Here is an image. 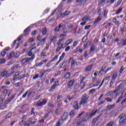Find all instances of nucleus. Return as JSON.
Here are the masks:
<instances>
[{
    "label": "nucleus",
    "mask_w": 126,
    "mask_h": 126,
    "mask_svg": "<svg viewBox=\"0 0 126 126\" xmlns=\"http://www.w3.org/2000/svg\"><path fill=\"white\" fill-rule=\"evenodd\" d=\"M88 99H89V95L86 94L83 95L80 102V105H83V107L87 106V104L88 103Z\"/></svg>",
    "instance_id": "1"
},
{
    "label": "nucleus",
    "mask_w": 126,
    "mask_h": 126,
    "mask_svg": "<svg viewBox=\"0 0 126 126\" xmlns=\"http://www.w3.org/2000/svg\"><path fill=\"white\" fill-rule=\"evenodd\" d=\"M64 40H65V38H63L59 39L57 43V45H58V47L56 49V52H59V51H60V50H61L62 48H64V44H63V41H64Z\"/></svg>",
    "instance_id": "2"
},
{
    "label": "nucleus",
    "mask_w": 126,
    "mask_h": 126,
    "mask_svg": "<svg viewBox=\"0 0 126 126\" xmlns=\"http://www.w3.org/2000/svg\"><path fill=\"white\" fill-rule=\"evenodd\" d=\"M47 101L46 99H43L42 101L38 100L37 103H36V106L37 107H41V106H44L45 105L46 103H47Z\"/></svg>",
    "instance_id": "3"
},
{
    "label": "nucleus",
    "mask_w": 126,
    "mask_h": 126,
    "mask_svg": "<svg viewBox=\"0 0 126 126\" xmlns=\"http://www.w3.org/2000/svg\"><path fill=\"white\" fill-rule=\"evenodd\" d=\"M59 85V81H55L53 85L52 86V87L49 90V92H52V91L53 90H54V89H56V86H58Z\"/></svg>",
    "instance_id": "4"
},
{
    "label": "nucleus",
    "mask_w": 126,
    "mask_h": 126,
    "mask_svg": "<svg viewBox=\"0 0 126 126\" xmlns=\"http://www.w3.org/2000/svg\"><path fill=\"white\" fill-rule=\"evenodd\" d=\"M48 62V60H43L40 63H35V66H41L42 65L44 64V63H46Z\"/></svg>",
    "instance_id": "5"
},
{
    "label": "nucleus",
    "mask_w": 126,
    "mask_h": 126,
    "mask_svg": "<svg viewBox=\"0 0 126 126\" xmlns=\"http://www.w3.org/2000/svg\"><path fill=\"white\" fill-rule=\"evenodd\" d=\"M71 63V67H74V65L76 64V62H75V61L73 60V58L70 57L69 60V63Z\"/></svg>",
    "instance_id": "6"
},
{
    "label": "nucleus",
    "mask_w": 126,
    "mask_h": 126,
    "mask_svg": "<svg viewBox=\"0 0 126 126\" xmlns=\"http://www.w3.org/2000/svg\"><path fill=\"white\" fill-rule=\"evenodd\" d=\"M16 53L14 52H12L11 53H10L9 56H8V60H11L12 58H16Z\"/></svg>",
    "instance_id": "7"
},
{
    "label": "nucleus",
    "mask_w": 126,
    "mask_h": 126,
    "mask_svg": "<svg viewBox=\"0 0 126 126\" xmlns=\"http://www.w3.org/2000/svg\"><path fill=\"white\" fill-rule=\"evenodd\" d=\"M67 118H68V114L67 112H65L62 117V119L60 120H62L63 123V121H65V120H67Z\"/></svg>",
    "instance_id": "8"
},
{
    "label": "nucleus",
    "mask_w": 126,
    "mask_h": 126,
    "mask_svg": "<svg viewBox=\"0 0 126 126\" xmlns=\"http://www.w3.org/2000/svg\"><path fill=\"white\" fill-rule=\"evenodd\" d=\"M73 84H74V80H70L67 84V88L70 89V88H71V86H72Z\"/></svg>",
    "instance_id": "9"
},
{
    "label": "nucleus",
    "mask_w": 126,
    "mask_h": 126,
    "mask_svg": "<svg viewBox=\"0 0 126 126\" xmlns=\"http://www.w3.org/2000/svg\"><path fill=\"white\" fill-rule=\"evenodd\" d=\"M97 110L96 111L93 110L92 112V113H91V114L87 113L86 114L87 117H90V118H92L93 116H94V115H95V114H96V113H97Z\"/></svg>",
    "instance_id": "10"
},
{
    "label": "nucleus",
    "mask_w": 126,
    "mask_h": 126,
    "mask_svg": "<svg viewBox=\"0 0 126 126\" xmlns=\"http://www.w3.org/2000/svg\"><path fill=\"white\" fill-rule=\"evenodd\" d=\"M33 59H35V55L33 54L31 58H26L27 63H29L31 61H33Z\"/></svg>",
    "instance_id": "11"
},
{
    "label": "nucleus",
    "mask_w": 126,
    "mask_h": 126,
    "mask_svg": "<svg viewBox=\"0 0 126 126\" xmlns=\"http://www.w3.org/2000/svg\"><path fill=\"white\" fill-rule=\"evenodd\" d=\"M34 49H36V46L32 47L30 51L28 52V55L29 57H31V56L32 57V56H33V53H32V50H34Z\"/></svg>",
    "instance_id": "12"
},
{
    "label": "nucleus",
    "mask_w": 126,
    "mask_h": 126,
    "mask_svg": "<svg viewBox=\"0 0 126 126\" xmlns=\"http://www.w3.org/2000/svg\"><path fill=\"white\" fill-rule=\"evenodd\" d=\"M86 120H83L82 122H78L76 123L77 126H84V123L83 122L86 121Z\"/></svg>",
    "instance_id": "13"
},
{
    "label": "nucleus",
    "mask_w": 126,
    "mask_h": 126,
    "mask_svg": "<svg viewBox=\"0 0 126 126\" xmlns=\"http://www.w3.org/2000/svg\"><path fill=\"white\" fill-rule=\"evenodd\" d=\"M27 76H28V74L20 75L18 77V79H22V78H24V77H27Z\"/></svg>",
    "instance_id": "14"
},
{
    "label": "nucleus",
    "mask_w": 126,
    "mask_h": 126,
    "mask_svg": "<svg viewBox=\"0 0 126 126\" xmlns=\"http://www.w3.org/2000/svg\"><path fill=\"white\" fill-rule=\"evenodd\" d=\"M72 42V39H69L66 40L65 43L64 44H63V45H64V46L65 47V46H68V45H69V44H70Z\"/></svg>",
    "instance_id": "15"
},
{
    "label": "nucleus",
    "mask_w": 126,
    "mask_h": 126,
    "mask_svg": "<svg viewBox=\"0 0 126 126\" xmlns=\"http://www.w3.org/2000/svg\"><path fill=\"white\" fill-rule=\"evenodd\" d=\"M73 107L75 110H78L79 106H78V103L76 101L74 102Z\"/></svg>",
    "instance_id": "16"
},
{
    "label": "nucleus",
    "mask_w": 126,
    "mask_h": 126,
    "mask_svg": "<svg viewBox=\"0 0 126 126\" xmlns=\"http://www.w3.org/2000/svg\"><path fill=\"white\" fill-rule=\"evenodd\" d=\"M120 88H121V85H120L119 86H118L114 90V91H113L112 92V93H115L116 94V95L118 94V91H119Z\"/></svg>",
    "instance_id": "17"
},
{
    "label": "nucleus",
    "mask_w": 126,
    "mask_h": 126,
    "mask_svg": "<svg viewBox=\"0 0 126 126\" xmlns=\"http://www.w3.org/2000/svg\"><path fill=\"white\" fill-rule=\"evenodd\" d=\"M84 79H85V77H83L81 81V86H82V87L81 88V89H82L83 88L84 86H85V82H83V80H84Z\"/></svg>",
    "instance_id": "18"
},
{
    "label": "nucleus",
    "mask_w": 126,
    "mask_h": 126,
    "mask_svg": "<svg viewBox=\"0 0 126 126\" xmlns=\"http://www.w3.org/2000/svg\"><path fill=\"white\" fill-rule=\"evenodd\" d=\"M101 19H102V18L101 17H100V16L99 15L97 19L95 20V21L94 22V24L99 23V22H100L101 21Z\"/></svg>",
    "instance_id": "19"
},
{
    "label": "nucleus",
    "mask_w": 126,
    "mask_h": 126,
    "mask_svg": "<svg viewBox=\"0 0 126 126\" xmlns=\"http://www.w3.org/2000/svg\"><path fill=\"white\" fill-rule=\"evenodd\" d=\"M6 73H7V71L6 70L3 71L1 73V76H2V77H6Z\"/></svg>",
    "instance_id": "20"
},
{
    "label": "nucleus",
    "mask_w": 126,
    "mask_h": 126,
    "mask_svg": "<svg viewBox=\"0 0 126 126\" xmlns=\"http://www.w3.org/2000/svg\"><path fill=\"white\" fill-rule=\"evenodd\" d=\"M115 106H116V104L109 105L107 106V108L108 109V110H112V109L115 108Z\"/></svg>",
    "instance_id": "21"
},
{
    "label": "nucleus",
    "mask_w": 126,
    "mask_h": 126,
    "mask_svg": "<svg viewBox=\"0 0 126 126\" xmlns=\"http://www.w3.org/2000/svg\"><path fill=\"white\" fill-rule=\"evenodd\" d=\"M93 66V64H90L88 65L86 68V71H89V70H91Z\"/></svg>",
    "instance_id": "22"
},
{
    "label": "nucleus",
    "mask_w": 126,
    "mask_h": 126,
    "mask_svg": "<svg viewBox=\"0 0 126 126\" xmlns=\"http://www.w3.org/2000/svg\"><path fill=\"white\" fill-rule=\"evenodd\" d=\"M90 20V17L88 16H85L82 19V21H88Z\"/></svg>",
    "instance_id": "23"
},
{
    "label": "nucleus",
    "mask_w": 126,
    "mask_h": 126,
    "mask_svg": "<svg viewBox=\"0 0 126 126\" xmlns=\"http://www.w3.org/2000/svg\"><path fill=\"white\" fill-rule=\"evenodd\" d=\"M64 78H65V79H69V78H70V72H68V73L66 74L64 76Z\"/></svg>",
    "instance_id": "24"
},
{
    "label": "nucleus",
    "mask_w": 126,
    "mask_h": 126,
    "mask_svg": "<svg viewBox=\"0 0 126 126\" xmlns=\"http://www.w3.org/2000/svg\"><path fill=\"white\" fill-rule=\"evenodd\" d=\"M50 40L51 42H57V37L56 36H52Z\"/></svg>",
    "instance_id": "25"
},
{
    "label": "nucleus",
    "mask_w": 126,
    "mask_h": 126,
    "mask_svg": "<svg viewBox=\"0 0 126 126\" xmlns=\"http://www.w3.org/2000/svg\"><path fill=\"white\" fill-rule=\"evenodd\" d=\"M74 115H75V114L74 113V110H72L70 112L69 116H70V118H73V117H74Z\"/></svg>",
    "instance_id": "26"
},
{
    "label": "nucleus",
    "mask_w": 126,
    "mask_h": 126,
    "mask_svg": "<svg viewBox=\"0 0 126 126\" xmlns=\"http://www.w3.org/2000/svg\"><path fill=\"white\" fill-rule=\"evenodd\" d=\"M42 33L43 35H46L47 34V29L46 28H43L42 29Z\"/></svg>",
    "instance_id": "27"
},
{
    "label": "nucleus",
    "mask_w": 126,
    "mask_h": 126,
    "mask_svg": "<svg viewBox=\"0 0 126 126\" xmlns=\"http://www.w3.org/2000/svg\"><path fill=\"white\" fill-rule=\"evenodd\" d=\"M63 124L62 120H59V121L56 123L55 126H61V125Z\"/></svg>",
    "instance_id": "28"
},
{
    "label": "nucleus",
    "mask_w": 126,
    "mask_h": 126,
    "mask_svg": "<svg viewBox=\"0 0 126 126\" xmlns=\"http://www.w3.org/2000/svg\"><path fill=\"white\" fill-rule=\"evenodd\" d=\"M122 11H123V8H120L118 9L117 11L115 13V14H120V13H121V12H122Z\"/></svg>",
    "instance_id": "29"
},
{
    "label": "nucleus",
    "mask_w": 126,
    "mask_h": 126,
    "mask_svg": "<svg viewBox=\"0 0 126 126\" xmlns=\"http://www.w3.org/2000/svg\"><path fill=\"white\" fill-rule=\"evenodd\" d=\"M95 51V46H94V45H92L91 47V50L90 51V53H91L92 52H93Z\"/></svg>",
    "instance_id": "30"
},
{
    "label": "nucleus",
    "mask_w": 126,
    "mask_h": 126,
    "mask_svg": "<svg viewBox=\"0 0 126 126\" xmlns=\"http://www.w3.org/2000/svg\"><path fill=\"white\" fill-rule=\"evenodd\" d=\"M126 119H120L119 123L120 124H125V122H126Z\"/></svg>",
    "instance_id": "31"
},
{
    "label": "nucleus",
    "mask_w": 126,
    "mask_h": 126,
    "mask_svg": "<svg viewBox=\"0 0 126 126\" xmlns=\"http://www.w3.org/2000/svg\"><path fill=\"white\" fill-rule=\"evenodd\" d=\"M11 102L10 99H8V100H6L4 103V105L6 106L7 104H9V102Z\"/></svg>",
    "instance_id": "32"
},
{
    "label": "nucleus",
    "mask_w": 126,
    "mask_h": 126,
    "mask_svg": "<svg viewBox=\"0 0 126 126\" xmlns=\"http://www.w3.org/2000/svg\"><path fill=\"white\" fill-rule=\"evenodd\" d=\"M101 82V80H98L97 81V82H96L95 85H94L93 86L95 87V86H98L99 85V84H100V83Z\"/></svg>",
    "instance_id": "33"
},
{
    "label": "nucleus",
    "mask_w": 126,
    "mask_h": 126,
    "mask_svg": "<svg viewBox=\"0 0 126 126\" xmlns=\"http://www.w3.org/2000/svg\"><path fill=\"white\" fill-rule=\"evenodd\" d=\"M125 117H126V113H124L123 114L120 115L119 116V119H125L124 118H125Z\"/></svg>",
    "instance_id": "34"
},
{
    "label": "nucleus",
    "mask_w": 126,
    "mask_h": 126,
    "mask_svg": "<svg viewBox=\"0 0 126 126\" xmlns=\"http://www.w3.org/2000/svg\"><path fill=\"white\" fill-rule=\"evenodd\" d=\"M70 12L68 11H66L64 13V14H63V17H64L65 16H66V15H68L69 14Z\"/></svg>",
    "instance_id": "35"
},
{
    "label": "nucleus",
    "mask_w": 126,
    "mask_h": 126,
    "mask_svg": "<svg viewBox=\"0 0 126 126\" xmlns=\"http://www.w3.org/2000/svg\"><path fill=\"white\" fill-rule=\"evenodd\" d=\"M114 126V122L111 121L106 126Z\"/></svg>",
    "instance_id": "36"
},
{
    "label": "nucleus",
    "mask_w": 126,
    "mask_h": 126,
    "mask_svg": "<svg viewBox=\"0 0 126 126\" xmlns=\"http://www.w3.org/2000/svg\"><path fill=\"white\" fill-rule=\"evenodd\" d=\"M64 56H65V54L64 53H63L62 55V56L60 57V61H62V60H63V58L64 57Z\"/></svg>",
    "instance_id": "37"
},
{
    "label": "nucleus",
    "mask_w": 126,
    "mask_h": 126,
    "mask_svg": "<svg viewBox=\"0 0 126 126\" xmlns=\"http://www.w3.org/2000/svg\"><path fill=\"white\" fill-rule=\"evenodd\" d=\"M98 118H99V116L93 120V124L94 125H95V124H96V122L98 121Z\"/></svg>",
    "instance_id": "38"
},
{
    "label": "nucleus",
    "mask_w": 126,
    "mask_h": 126,
    "mask_svg": "<svg viewBox=\"0 0 126 126\" xmlns=\"http://www.w3.org/2000/svg\"><path fill=\"white\" fill-rule=\"evenodd\" d=\"M61 98H62V96H61V95H58L57 96V101L58 103H59V102H61Z\"/></svg>",
    "instance_id": "39"
},
{
    "label": "nucleus",
    "mask_w": 126,
    "mask_h": 126,
    "mask_svg": "<svg viewBox=\"0 0 126 126\" xmlns=\"http://www.w3.org/2000/svg\"><path fill=\"white\" fill-rule=\"evenodd\" d=\"M107 13H108V10L105 9L104 10V14H103V15H104V17H105V18H106V17H107Z\"/></svg>",
    "instance_id": "40"
},
{
    "label": "nucleus",
    "mask_w": 126,
    "mask_h": 126,
    "mask_svg": "<svg viewBox=\"0 0 126 126\" xmlns=\"http://www.w3.org/2000/svg\"><path fill=\"white\" fill-rule=\"evenodd\" d=\"M52 62H53L52 60L51 61L48 62L46 64V66H47V67H50V65H51V63H52Z\"/></svg>",
    "instance_id": "41"
},
{
    "label": "nucleus",
    "mask_w": 126,
    "mask_h": 126,
    "mask_svg": "<svg viewBox=\"0 0 126 126\" xmlns=\"http://www.w3.org/2000/svg\"><path fill=\"white\" fill-rule=\"evenodd\" d=\"M95 91H96V89H93L90 90V93L91 94H93V93H94V92H95Z\"/></svg>",
    "instance_id": "42"
},
{
    "label": "nucleus",
    "mask_w": 126,
    "mask_h": 126,
    "mask_svg": "<svg viewBox=\"0 0 126 126\" xmlns=\"http://www.w3.org/2000/svg\"><path fill=\"white\" fill-rule=\"evenodd\" d=\"M21 85V83L18 82L15 84V86L16 87H19V86H20Z\"/></svg>",
    "instance_id": "43"
},
{
    "label": "nucleus",
    "mask_w": 126,
    "mask_h": 126,
    "mask_svg": "<svg viewBox=\"0 0 126 126\" xmlns=\"http://www.w3.org/2000/svg\"><path fill=\"white\" fill-rule=\"evenodd\" d=\"M46 40H47V38H44L42 39L39 40V42L40 43H45V41H46Z\"/></svg>",
    "instance_id": "44"
},
{
    "label": "nucleus",
    "mask_w": 126,
    "mask_h": 126,
    "mask_svg": "<svg viewBox=\"0 0 126 126\" xmlns=\"http://www.w3.org/2000/svg\"><path fill=\"white\" fill-rule=\"evenodd\" d=\"M87 40V36H85L82 39V42H86Z\"/></svg>",
    "instance_id": "45"
},
{
    "label": "nucleus",
    "mask_w": 126,
    "mask_h": 126,
    "mask_svg": "<svg viewBox=\"0 0 126 126\" xmlns=\"http://www.w3.org/2000/svg\"><path fill=\"white\" fill-rule=\"evenodd\" d=\"M4 101V98H3V96L2 95H0V102H3Z\"/></svg>",
    "instance_id": "46"
},
{
    "label": "nucleus",
    "mask_w": 126,
    "mask_h": 126,
    "mask_svg": "<svg viewBox=\"0 0 126 126\" xmlns=\"http://www.w3.org/2000/svg\"><path fill=\"white\" fill-rule=\"evenodd\" d=\"M117 78V74L115 73L113 76H112V80H115Z\"/></svg>",
    "instance_id": "47"
},
{
    "label": "nucleus",
    "mask_w": 126,
    "mask_h": 126,
    "mask_svg": "<svg viewBox=\"0 0 126 126\" xmlns=\"http://www.w3.org/2000/svg\"><path fill=\"white\" fill-rule=\"evenodd\" d=\"M91 27V25L86 26L84 27V29H85V30H87V29H89Z\"/></svg>",
    "instance_id": "48"
},
{
    "label": "nucleus",
    "mask_w": 126,
    "mask_h": 126,
    "mask_svg": "<svg viewBox=\"0 0 126 126\" xmlns=\"http://www.w3.org/2000/svg\"><path fill=\"white\" fill-rule=\"evenodd\" d=\"M59 58V55H56L54 58L51 60V62H54L55 60H57Z\"/></svg>",
    "instance_id": "49"
},
{
    "label": "nucleus",
    "mask_w": 126,
    "mask_h": 126,
    "mask_svg": "<svg viewBox=\"0 0 126 126\" xmlns=\"http://www.w3.org/2000/svg\"><path fill=\"white\" fill-rule=\"evenodd\" d=\"M122 0H118L117 2V6H119V5L122 3Z\"/></svg>",
    "instance_id": "50"
},
{
    "label": "nucleus",
    "mask_w": 126,
    "mask_h": 126,
    "mask_svg": "<svg viewBox=\"0 0 126 126\" xmlns=\"http://www.w3.org/2000/svg\"><path fill=\"white\" fill-rule=\"evenodd\" d=\"M77 44H78V41H76L74 42L73 44V47H76V45H77Z\"/></svg>",
    "instance_id": "51"
},
{
    "label": "nucleus",
    "mask_w": 126,
    "mask_h": 126,
    "mask_svg": "<svg viewBox=\"0 0 126 126\" xmlns=\"http://www.w3.org/2000/svg\"><path fill=\"white\" fill-rule=\"evenodd\" d=\"M124 69H125V67H124V66H122L120 70V72L122 73V72L124 71Z\"/></svg>",
    "instance_id": "52"
},
{
    "label": "nucleus",
    "mask_w": 126,
    "mask_h": 126,
    "mask_svg": "<svg viewBox=\"0 0 126 126\" xmlns=\"http://www.w3.org/2000/svg\"><path fill=\"white\" fill-rule=\"evenodd\" d=\"M21 63H27V62H26V58H24V59H23L22 60V61H21Z\"/></svg>",
    "instance_id": "53"
},
{
    "label": "nucleus",
    "mask_w": 126,
    "mask_h": 126,
    "mask_svg": "<svg viewBox=\"0 0 126 126\" xmlns=\"http://www.w3.org/2000/svg\"><path fill=\"white\" fill-rule=\"evenodd\" d=\"M14 97H15V94H13L11 96L10 98H9V100H10V101H12V100H13V99H14Z\"/></svg>",
    "instance_id": "54"
},
{
    "label": "nucleus",
    "mask_w": 126,
    "mask_h": 126,
    "mask_svg": "<svg viewBox=\"0 0 126 126\" xmlns=\"http://www.w3.org/2000/svg\"><path fill=\"white\" fill-rule=\"evenodd\" d=\"M50 71H52V69H48L44 71V73H46V72H50Z\"/></svg>",
    "instance_id": "55"
},
{
    "label": "nucleus",
    "mask_w": 126,
    "mask_h": 126,
    "mask_svg": "<svg viewBox=\"0 0 126 126\" xmlns=\"http://www.w3.org/2000/svg\"><path fill=\"white\" fill-rule=\"evenodd\" d=\"M63 33H67V29L66 28H63Z\"/></svg>",
    "instance_id": "56"
},
{
    "label": "nucleus",
    "mask_w": 126,
    "mask_h": 126,
    "mask_svg": "<svg viewBox=\"0 0 126 126\" xmlns=\"http://www.w3.org/2000/svg\"><path fill=\"white\" fill-rule=\"evenodd\" d=\"M30 30V28L28 27V28H27L26 29H25L24 30V32L25 33H27V32H28V31H29Z\"/></svg>",
    "instance_id": "57"
},
{
    "label": "nucleus",
    "mask_w": 126,
    "mask_h": 126,
    "mask_svg": "<svg viewBox=\"0 0 126 126\" xmlns=\"http://www.w3.org/2000/svg\"><path fill=\"white\" fill-rule=\"evenodd\" d=\"M67 99L68 100H69V101H71V100H72V99H73V97H70V96H67Z\"/></svg>",
    "instance_id": "58"
},
{
    "label": "nucleus",
    "mask_w": 126,
    "mask_h": 126,
    "mask_svg": "<svg viewBox=\"0 0 126 126\" xmlns=\"http://www.w3.org/2000/svg\"><path fill=\"white\" fill-rule=\"evenodd\" d=\"M44 74H45V73H44V71H43V72H40L38 76H39V77H42V76H43V75H44Z\"/></svg>",
    "instance_id": "59"
},
{
    "label": "nucleus",
    "mask_w": 126,
    "mask_h": 126,
    "mask_svg": "<svg viewBox=\"0 0 126 126\" xmlns=\"http://www.w3.org/2000/svg\"><path fill=\"white\" fill-rule=\"evenodd\" d=\"M28 93V91H27L25 94H24L22 96L23 98H25V97H26V96L27 95Z\"/></svg>",
    "instance_id": "60"
},
{
    "label": "nucleus",
    "mask_w": 126,
    "mask_h": 126,
    "mask_svg": "<svg viewBox=\"0 0 126 126\" xmlns=\"http://www.w3.org/2000/svg\"><path fill=\"white\" fill-rule=\"evenodd\" d=\"M105 100H106L107 102H112V98H106Z\"/></svg>",
    "instance_id": "61"
},
{
    "label": "nucleus",
    "mask_w": 126,
    "mask_h": 126,
    "mask_svg": "<svg viewBox=\"0 0 126 126\" xmlns=\"http://www.w3.org/2000/svg\"><path fill=\"white\" fill-rule=\"evenodd\" d=\"M5 63V60L4 59L0 60V63Z\"/></svg>",
    "instance_id": "62"
},
{
    "label": "nucleus",
    "mask_w": 126,
    "mask_h": 126,
    "mask_svg": "<svg viewBox=\"0 0 126 126\" xmlns=\"http://www.w3.org/2000/svg\"><path fill=\"white\" fill-rule=\"evenodd\" d=\"M45 122V120L44 119H41L38 121V123H40V124H43V123Z\"/></svg>",
    "instance_id": "63"
},
{
    "label": "nucleus",
    "mask_w": 126,
    "mask_h": 126,
    "mask_svg": "<svg viewBox=\"0 0 126 126\" xmlns=\"http://www.w3.org/2000/svg\"><path fill=\"white\" fill-rule=\"evenodd\" d=\"M39 77V75L38 74H35L34 76L33 77V79H36V78H38V77Z\"/></svg>",
    "instance_id": "64"
}]
</instances>
